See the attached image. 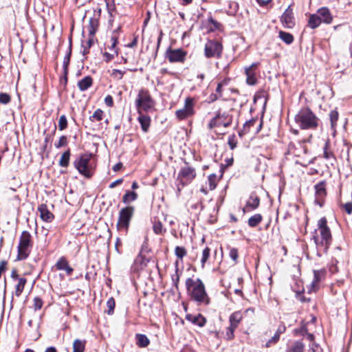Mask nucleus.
Returning a JSON list of instances; mask_svg holds the SVG:
<instances>
[{
  "label": "nucleus",
  "mask_w": 352,
  "mask_h": 352,
  "mask_svg": "<svg viewBox=\"0 0 352 352\" xmlns=\"http://www.w3.org/2000/svg\"><path fill=\"white\" fill-rule=\"evenodd\" d=\"M317 14L320 16L322 19V22L329 24L333 21V16L330 12V10L327 7H322L317 10Z\"/></svg>",
  "instance_id": "f3484780"
},
{
  "label": "nucleus",
  "mask_w": 352,
  "mask_h": 352,
  "mask_svg": "<svg viewBox=\"0 0 352 352\" xmlns=\"http://www.w3.org/2000/svg\"><path fill=\"white\" fill-rule=\"evenodd\" d=\"M260 204V199L258 196L251 195L244 208V211L250 212L257 208Z\"/></svg>",
  "instance_id": "6ab92c4d"
},
{
  "label": "nucleus",
  "mask_w": 352,
  "mask_h": 352,
  "mask_svg": "<svg viewBox=\"0 0 352 352\" xmlns=\"http://www.w3.org/2000/svg\"><path fill=\"white\" fill-rule=\"evenodd\" d=\"M133 213L134 208L132 206H127L120 210L117 223V228L119 230L127 232Z\"/></svg>",
  "instance_id": "0eeeda50"
},
{
  "label": "nucleus",
  "mask_w": 352,
  "mask_h": 352,
  "mask_svg": "<svg viewBox=\"0 0 352 352\" xmlns=\"http://www.w3.org/2000/svg\"><path fill=\"white\" fill-rule=\"evenodd\" d=\"M70 151L67 150L65 152H64L58 162L59 166L62 167H67L69 163V159H70Z\"/></svg>",
  "instance_id": "473e14b6"
},
{
  "label": "nucleus",
  "mask_w": 352,
  "mask_h": 352,
  "mask_svg": "<svg viewBox=\"0 0 352 352\" xmlns=\"http://www.w3.org/2000/svg\"><path fill=\"white\" fill-rule=\"evenodd\" d=\"M97 25H98V22L96 19H90L89 20V33L91 35H94L95 32H96V28H97Z\"/></svg>",
  "instance_id": "09e8293b"
},
{
  "label": "nucleus",
  "mask_w": 352,
  "mask_h": 352,
  "mask_svg": "<svg viewBox=\"0 0 352 352\" xmlns=\"http://www.w3.org/2000/svg\"><path fill=\"white\" fill-rule=\"evenodd\" d=\"M321 23L322 19L320 18V16L317 14V13L309 15L308 26L311 29H316L321 24Z\"/></svg>",
  "instance_id": "bb28decb"
},
{
  "label": "nucleus",
  "mask_w": 352,
  "mask_h": 352,
  "mask_svg": "<svg viewBox=\"0 0 352 352\" xmlns=\"http://www.w3.org/2000/svg\"><path fill=\"white\" fill-rule=\"evenodd\" d=\"M232 120V117L228 114H218L210 122L208 126L210 129L220 126L226 128L231 124Z\"/></svg>",
  "instance_id": "9d476101"
},
{
  "label": "nucleus",
  "mask_w": 352,
  "mask_h": 352,
  "mask_svg": "<svg viewBox=\"0 0 352 352\" xmlns=\"http://www.w3.org/2000/svg\"><path fill=\"white\" fill-rule=\"evenodd\" d=\"M186 319L192 322V324L197 325L199 327H203L206 324V318L200 314H187L186 316Z\"/></svg>",
  "instance_id": "a211bd4d"
},
{
  "label": "nucleus",
  "mask_w": 352,
  "mask_h": 352,
  "mask_svg": "<svg viewBox=\"0 0 352 352\" xmlns=\"http://www.w3.org/2000/svg\"><path fill=\"white\" fill-rule=\"evenodd\" d=\"M229 256L236 263L239 257L237 249L234 248H230L229 251Z\"/></svg>",
  "instance_id": "864d4df0"
},
{
  "label": "nucleus",
  "mask_w": 352,
  "mask_h": 352,
  "mask_svg": "<svg viewBox=\"0 0 352 352\" xmlns=\"http://www.w3.org/2000/svg\"><path fill=\"white\" fill-rule=\"evenodd\" d=\"M16 284L15 285L14 294L19 297L24 289L27 279L24 277H19L18 275H16Z\"/></svg>",
  "instance_id": "412c9836"
},
{
  "label": "nucleus",
  "mask_w": 352,
  "mask_h": 352,
  "mask_svg": "<svg viewBox=\"0 0 352 352\" xmlns=\"http://www.w3.org/2000/svg\"><path fill=\"white\" fill-rule=\"evenodd\" d=\"M56 267L58 270H65L67 275H70L73 272L72 268L65 257H61L56 263Z\"/></svg>",
  "instance_id": "aec40b11"
},
{
  "label": "nucleus",
  "mask_w": 352,
  "mask_h": 352,
  "mask_svg": "<svg viewBox=\"0 0 352 352\" xmlns=\"http://www.w3.org/2000/svg\"><path fill=\"white\" fill-rule=\"evenodd\" d=\"M295 121L302 129H315L319 119L309 108H303L296 115Z\"/></svg>",
  "instance_id": "7ed1b4c3"
},
{
  "label": "nucleus",
  "mask_w": 352,
  "mask_h": 352,
  "mask_svg": "<svg viewBox=\"0 0 352 352\" xmlns=\"http://www.w3.org/2000/svg\"><path fill=\"white\" fill-rule=\"evenodd\" d=\"M229 81H230L229 79H223V80H221V82H219L218 83L217 87L216 88L217 94L214 95H211L210 96V99L212 102L216 100L218 98H219L222 96L223 87L228 85Z\"/></svg>",
  "instance_id": "5701e85b"
},
{
  "label": "nucleus",
  "mask_w": 352,
  "mask_h": 352,
  "mask_svg": "<svg viewBox=\"0 0 352 352\" xmlns=\"http://www.w3.org/2000/svg\"><path fill=\"white\" fill-rule=\"evenodd\" d=\"M122 167V163H117L113 166V170L115 172H117L120 170V168Z\"/></svg>",
  "instance_id": "0e129e2a"
},
{
  "label": "nucleus",
  "mask_w": 352,
  "mask_h": 352,
  "mask_svg": "<svg viewBox=\"0 0 352 352\" xmlns=\"http://www.w3.org/2000/svg\"><path fill=\"white\" fill-rule=\"evenodd\" d=\"M107 306L108 307L107 314L109 315H111L113 313V310L115 308V300L113 297L109 298L107 302Z\"/></svg>",
  "instance_id": "49530a36"
},
{
  "label": "nucleus",
  "mask_w": 352,
  "mask_h": 352,
  "mask_svg": "<svg viewBox=\"0 0 352 352\" xmlns=\"http://www.w3.org/2000/svg\"><path fill=\"white\" fill-rule=\"evenodd\" d=\"M194 107V98L191 97L186 98L184 107L175 111L177 118L179 120H182L192 116L195 113Z\"/></svg>",
  "instance_id": "1a4fd4ad"
},
{
  "label": "nucleus",
  "mask_w": 352,
  "mask_h": 352,
  "mask_svg": "<svg viewBox=\"0 0 352 352\" xmlns=\"http://www.w3.org/2000/svg\"><path fill=\"white\" fill-rule=\"evenodd\" d=\"M67 144V139L65 135H62L58 142L55 143L54 146L56 148H59L60 147L65 146Z\"/></svg>",
  "instance_id": "8fccbe9b"
},
{
  "label": "nucleus",
  "mask_w": 352,
  "mask_h": 352,
  "mask_svg": "<svg viewBox=\"0 0 352 352\" xmlns=\"http://www.w3.org/2000/svg\"><path fill=\"white\" fill-rule=\"evenodd\" d=\"M309 352H322V350L319 345L313 343L310 346Z\"/></svg>",
  "instance_id": "13d9d810"
},
{
  "label": "nucleus",
  "mask_w": 352,
  "mask_h": 352,
  "mask_svg": "<svg viewBox=\"0 0 352 352\" xmlns=\"http://www.w3.org/2000/svg\"><path fill=\"white\" fill-rule=\"evenodd\" d=\"M93 84V79L91 76H87L78 82V87L82 91H86Z\"/></svg>",
  "instance_id": "b1692460"
},
{
  "label": "nucleus",
  "mask_w": 352,
  "mask_h": 352,
  "mask_svg": "<svg viewBox=\"0 0 352 352\" xmlns=\"http://www.w3.org/2000/svg\"><path fill=\"white\" fill-rule=\"evenodd\" d=\"M262 219V216L260 214H255L248 219V225L252 228L256 227L261 222Z\"/></svg>",
  "instance_id": "72a5a7b5"
},
{
  "label": "nucleus",
  "mask_w": 352,
  "mask_h": 352,
  "mask_svg": "<svg viewBox=\"0 0 352 352\" xmlns=\"http://www.w3.org/2000/svg\"><path fill=\"white\" fill-rule=\"evenodd\" d=\"M329 118L331 122L332 126H333L338 119V112L336 110H333L329 113Z\"/></svg>",
  "instance_id": "3c124183"
},
{
  "label": "nucleus",
  "mask_w": 352,
  "mask_h": 352,
  "mask_svg": "<svg viewBox=\"0 0 352 352\" xmlns=\"http://www.w3.org/2000/svg\"><path fill=\"white\" fill-rule=\"evenodd\" d=\"M197 78L199 79L201 81H202L205 78L204 74H199L197 76Z\"/></svg>",
  "instance_id": "774afa93"
},
{
  "label": "nucleus",
  "mask_w": 352,
  "mask_h": 352,
  "mask_svg": "<svg viewBox=\"0 0 352 352\" xmlns=\"http://www.w3.org/2000/svg\"><path fill=\"white\" fill-rule=\"evenodd\" d=\"M67 127V120L65 115L60 116L58 120V129L60 131L65 129Z\"/></svg>",
  "instance_id": "c03bdc74"
},
{
  "label": "nucleus",
  "mask_w": 352,
  "mask_h": 352,
  "mask_svg": "<svg viewBox=\"0 0 352 352\" xmlns=\"http://www.w3.org/2000/svg\"><path fill=\"white\" fill-rule=\"evenodd\" d=\"M103 114V111L101 109H98L91 117V120L92 121H100L102 120Z\"/></svg>",
  "instance_id": "a18cd8bd"
},
{
  "label": "nucleus",
  "mask_w": 352,
  "mask_h": 352,
  "mask_svg": "<svg viewBox=\"0 0 352 352\" xmlns=\"http://www.w3.org/2000/svg\"><path fill=\"white\" fill-rule=\"evenodd\" d=\"M343 208H344L345 211L349 214L352 213V203L351 202H347L343 205Z\"/></svg>",
  "instance_id": "bf43d9fd"
},
{
  "label": "nucleus",
  "mask_w": 352,
  "mask_h": 352,
  "mask_svg": "<svg viewBox=\"0 0 352 352\" xmlns=\"http://www.w3.org/2000/svg\"><path fill=\"white\" fill-rule=\"evenodd\" d=\"M10 101V96L6 93L0 94V103L6 104Z\"/></svg>",
  "instance_id": "5fc2aeb1"
},
{
  "label": "nucleus",
  "mask_w": 352,
  "mask_h": 352,
  "mask_svg": "<svg viewBox=\"0 0 352 352\" xmlns=\"http://www.w3.org/2000/svg\"><path fill=\"white\" fill-rule=\"evenodd\" d=\"M316 196L317 200H320L326 196L325 182H320L315 186Z\"/></svg>",
  "instance_id": "393cba45"
},
{
  "label": "nucleus",
  "mask_w": 352,
  "mask_h": 352,
  "mask_svg": "<svg viewBox=\"0 0 352 352\" xmlns=\"http://www.w3.org/2000/svg\"><path fill=\"white\" fill-rule=\"evenodd\" d=\"M256 1L260 5H262V6L267 4L270 1V0H256Z\"/></svg>",
  "instance_id": "338daca9"
},
{
  "label": "nucleus",
  "mask_w": 352,
  "mask_h": 352,
  "mask_svg": "<svg viewBox=\"0 0 352 352\" xmlns=\"http://www.w3.org/2000/svg\"><path fill=\"white\" fill-rule=\"evenodd\" d=\"M138 121L141 124L142 129L146 132L150 126L151 118L148 116L142 114V112L139 113Z\"/></svg>",
  "instance_id": "a878e982"
},
{
  "label": "nucleus",
  "mask_w": 352,
  "mask_h": 352,
  "mask_svg": "<svg viewBox=\"0 0 352 352\" xmlns=\"http://www.w3.org/2000/svg\"><path fill=\"white\" fill-rule=\"evenodd\" d=\"M279 332H276L274 336L267 342V343L265 344V346L270 347L272 345L276 344L279 340Z\"/></svg>",
  "instance_id": "de8ad7c7"
},
{
  "label": "nucleus",
  "mask_w": 352,
  "mask_h": 352,
  "mask_svg": "<svg viewBox=\"0 0 352 352\" xmlns=\"http://www.w3.org/2000/svg\"><path fill=\"white\" fill-rule=\"evenodd\" d=\"M91 157L92 155L91 154L85 153L76 159L74 162V165L79 173L87 178L91 177L94 173V166L91 162Z\"/></svg>",
  "instance_id": "39448f33"
},
{
  "label": "nucleus",
  "mask_w": 352,
  "mask_h": 352,
  "mask_svg": "<svg viewBox=\"0 0 352 352\" xmlns=\"http://www.w3.org/2000/svg\"><path fill=\"white\" fill-rule=\"evenodd\" d=\"M94 43V39L93 38H89L88 40L83 41L82 42V53L84 56L87 54L89 53V48L91 47V45Z\"/></svg>",
  "instance_id": "f704fd0d"
},
{
  "label": "nucleus",
  "mask_w": 352,
  "mask_h": 352,
  "mask_svg": "<svg viewBox=\"0 0 352 352\" xmlns=\"http://www.w3.org/2000/svg\"><path fill=\"white\" fill-rule=\"evenodd\" d=\"M119 30V28L117 30H115L113 32V34L112 35L111 40H110V44L107 45L106 50H107V52H113V51H118V48L116 47L118 44V36L116 34V32Z\"/></svg>",
  "instance_id": "c85d7f7f"
},
{
  "label": "nucleus",
  "mask_w": 352,
  "mask_h": 352,
  "mask_svg": "<svg viewBox=\"0 0 352 352\" xmlns=\"http://www.w3.org/2000/svg\"><path fill=\"white\" fill-rule=\"evenodd\" d=\"M43 300L39 297H35L34 298V308L35 310L41 309L43 307Z\"/></svg>",
  "instance_id": "6e6d98bb"
},
{
  "label": "nucleus",
  "mask_w": 352,
  "mask_h": 352,
  "mask_svg": "<svg viewBox=\"0 0 352 352\" xmlns=\"http://www.w3.org/2000/svg\"><path fill=\"white\" fill-rule=\"evenodd\" d=\"M135 105L138 113L148 112L154 108L155 102L147 89H141L135 100Z\"/></svg>",
  "instance_id": "423d86ee"
},
{
  "label": "nucleus",
  "mask_w": 352,
  "mask_h": 352,
  "mask_svg": "<svg viewBox=\"0 0 352 352\" xmlns=\"http://www.w3.org/2000/svg\"><path fill=\"white\" fill-rule=\"evenodd\" d=\"M85 340L76 339L73 343V352H84Z\"/></svg>",
  "instance_id": "2f4dec72"
},
{
  "label": "nucleus",
  "mask_w": 352,
  "mask_h": 352,
  "mask_svg": "<svg viewBox=\"0 0 352 352\" xmlns=\"http://www.w3.org/2000/svg\"><path fill=\"white\" fill-rule=\"evenodd\" d=\"M153 231L156 234H162L164 232L163 226L161 222H155L153 224Z\"/></svg>",
  "instance_id": "603ef678"
},
{
  "label": "nucleus",
  "mask_w": 352,
  "mask_h": 352,
  "mask_svg": "<svg viewBox=\"0 0 352 352\" xmlns=\"http://www.w3.org/2000/svg\"><path fill=\"white\" fill-rule=\"evenodd\" d=\"M317 226L313 239L317 248L318 255L321 256L322 253L327 252L332 242V236L325 217L320 218Z\"/></svg>",
  "instance_id": "f257e3e1"
},
{
  "label": "nucleus",
  "mask_w": 352,
  "mask_h": 352,
  "mask_svg": "<svg viewBox=\"0 0 352 352\" xmlns=\"http://www.w3.org/2000/svg\"><path fill=\"white\" fill-rule=\"evenodd\" d=\"M208 182L209 185V189L210 190H214L216 188L217 184V175L215 174L210 175L208 177Z\"/></svg>",
  "instance_id": "58836bf2"
},
{
  "label": "nucleus",
  "mask_w": 352,
  "mask_h": 352,
  "mask_svg": "<svg viewBox=\"0 0 352 352\" xmlns=\"http://www.w3.org/2000/svg\"><path fill=\"white\" fill-rule=\"evenodd\" d=\"M258 63H254L245 69L246 82L249 85H254L257 82L256 69L258 67Z\"/></svg>",
  "instance_id": "4468645a"
},
{
  "label": "nucleus",
  "mask_w": 352,
  "mask_h": 352,
  "mask_svg": "<svg viewBox=\"0 0 352 352\" xmlns=\"http://www.w3.org/2000/svg\"><path fill=\"white\" fill-rule=\"evenodd\" d=\"M150 343L148 338L144 334L136 335V344L140 347H146Z\"/></svg>",
  "instance_id": "c756f323"
},
{
  "label": "nucleus",
  "mask_w": 352,
  "mask_h": 352,
  "mask_svg": "<svg viewBox=\"0 0 352 352\" xmlns=\"http://www.w3.org/2000/svg\"><path fill=\"white\" fill-rule=\"evenodd\" d=\"M186 287L188 294L191 299L199 304H209L210 298L206 292L204 284L201 279L188 278L186 280Z\"/></svg>",
  "instance_id": "f03ea898"
},
{
  "label": "nucleus",
  "mask_w": 352,
  "mask_h": 352,
  "mask_svg": "<svg viewBox=\"0 0 352 352\" xmlns=\"http://www.w3.org/2000/svg\"><path fill=\"white\" fill-rule=\"evenodd\" d=\"M196 176V173L194 168L190 166L182 167L180 170L177 179L179 180L182 186L190 183Z\"/></svg>",
  "instance_id": "9b49d317"
},
{
  "label": "nucleus",
  "mask_w": 352,
  "mask_h": 352,
  "mask_svg": "<svg viewBox=\"0 0 352 352\" xmlns=\"http://www.w3.org/2000/svg\"><path fill=\"white\" fill-rule=\"evenodd\" d=\"M45 352H58L54 346H49L46 348Z\"/></svg>",
  "instance_id": "69168bd1"
},
{
  "label": "nucleus",
  "mask_w": 352,
  "mask_h": 352,
  "mask_svg": "<svg viewBox=\"0 0 352 352\" xmlns=\"http://www.w3.org/2000/svg\"><path fill=\"white\" fill-rule=\"evenodd\" d=\"M305 345L300 341H295L291 343L287 349V352H304Z\"/></svg>",
  "instance_id": "cd10ccee"
},
{
  "label": "nucleus",
  "mask_w": 352,
  "mask_h": 352,
  "mask_svg": "<svg viewBox=\"0 0 352 352\" xmlns=\"http://www.w3.org/2000/svg\"><path fill=\"white\" fill-rule=\"evenodd\" d=\"M228 144L230 146V148L233 150L236 146V141L234 140V138H230L228 140Z\"/></svg>",
  "instance_id": "680f3d73"
},
{
  "label": "nucleus",
  "mask_w": 352,
  "mask_h": 352,
  "mask_svg": "<svg viewBox=\"0 0 352 352\" xmlns=\"http://www.w3.org/2000/svg\"><path fill=\"white\" fill-rule=\"evenodd\" d=\"M210 256V249L208 247H205L202 250L201 254V258H200L201 267L202 269L204 268L206 263L208 260Z\"/></svg>",
  "instance_id": "7c9ffc66"
},
{
  "label": "nucleus",
  "mask_w": 352,
  "mask_h": 352,
  "mask_svg": "<svg viewBox=\"0 0 352 352\" xmlns=\"http://www.w3.org/2000/svg\"><path fill=\"white\" fill-rule=\"evenodd\" d=\"M243 318V314L241 311L232 313L229 317L230 325L237 328Z\"/></svg>",
  "instance_id": "4be33fe9"
},
{
  "label": "nucleus",
  "mask_w": 352,
  "mask_h": 352,
  "mask_svg": "<svg viewBox=\"0 0 352 352\" xmlns=\"http://www.w3.org/2000/svg\"><path fill=\"white\" fill-rule=\"evenodd\" d=\"M236 329V327L229 325V327L226 329V333L225 336L226 339L228 340H232L234 338V331Z\"/></svg>",
  "instance_id": "a19ab883"
},
{
  "label": "nucleus",
  "mask_w": 352,
  "mask_h": 352,
  "mask_svg": "<svg viewBox=\"0 0 352 352\" xmlns=\"http://www.w3.org/2000/svg\"><path fill=\"white\" fill-rule=\"evenodd\" d=\"M280 21L286 28H292L295 25L292 9L289 6L283 14Z\"/></svg>",
  "instance_id": "2eb2a0df"
},
{
  "label": "nucleus",
  "mask_w": 352,
  "mask_h": 352,
  "mask_svg": "<svg viewBox=\"0 0 352 352\" xmlns=\"http://www.w3.org/2000/svg\"><path fill=\"white\" fill-rule=\"evenodd\" d=\"M187 52L182 49H168L166 51V57L170 63H184Z\"/></svg>",
  "instance_id": "f8f14e48"
},
{
  "label": "nucleus",
  "mask_w": 352,
  "mask_h": 352,
  "mask_svg": "<svg viewBox=\"0 0 352 352\" xmlns=\"http://www.w3.org/2000/svg\"><path fill=\"white\" fill-rule=\"evenodd\" d=\"M32 246L33 241L31 234L28 231H23L17 246V260L26 259L30 254Z\"/></svg>",
  "instance_id": "20e7f679"
},
{
  "label": "nucleus",
  "mask_w": 352,
  "mask_h": 352,
  "mask_svg": "<svg viewBox=\"0 0 352 352\" xmlns=\"http://www.w3.org/2000/svg\"><path fill=\"white\" fill-rule=\"evenodd\" d=\"M122 182H123L122 179H118L114 181L113 182L111 183L109 185V188H113L116 186H117L118 185L121 184L122 183Z\"/></svg>",
  "instance_id": "e2e57ef3"
},
{
  "label": "nucleus",
  "mask_w": 352,
  "mask_h": 352,
  "mask_svg": "<svg viewBox=\"0 0 352 352\" xmlns=\"http://www.w3.org/2000/svg\"><path fill=\"white\" fill-rule=\"evenodd\" d=\"M104 102L108 107H112L113 104V100L111 96L108 95L104 98Z\"/></svg>",
  "instance_id": "052dcab7"
},
{
  "label": "nucleus",
  "mask_w": 352,
  "mask_h": 352,
  "mask_svg": "<svg viewBox=\"0 0 352 352\" xmlns=\"http://www.w3.org/2000/svg\"><path fill=\"white\" fill-rule=\"evenodd\" d=\"M38 212L41 219L45 222H52L54 219V214L49 210L45 204H41L38 207Z\"/></svg>",
  "instance_id": "dca6fc26"
},
{
  "label": "nucleus",
  "mask_w": 352,
  "mask_h": 352,
  "mask_svg": "<svg viewBox=\"0 0 352 352\" xmlns=\"http://www.w3.org/2000/svg\"><path fill=\"white\" fill-rule=\"evenodd\" d=\"M175 254L182 260L186 256V250L184 247L177 246L175 249Z\"/></svg>",
  "instance_id": "37998d69"
},
{
  "label": "nucleus",
  "mask_w": 352,
  "mask_h": 352,
  "mask_svg": "<svg viewBox=\"0 0 352 352\" xmlns=\"http://www.w3.org/2000/svg\"><path fill=\"white\" fill-rule=\"evenodd\" d=\"M138 197V195L135 192L127 191L122 197V201L125 204L135 201Z\"/></svg>",
  "instance_id": "c9c22d12"
},
{
  "label": "nucleus",
  "mask_w": 352,
  "mask_h": 352,
  "mask_svg": "<svg viewBox=\"0 0 352 352\" xmlns=\"http://www.w3.org/2000/svg\"><path fill=\"white\" fill-rule=\"evenodd\" d=\"M323 149V157L327 160L335 161V157L333 153L329 150V142H326Z\"/></svg>",
  "instance_id": "4c0bfd02"
},
{
  "label": "nucleus",
  "mask_w": 352,
  "mask_h": 352,
  "mask_svg": "<svg viewBox=\"0 0 352 352\" xmlns=\"http://www.w3.org/2000/svg\"><path fill=\"white\" fill-rule=\"evenodd\" d=\"M279 37L282 41H283L287 44H291L294 41V37L292 34L283 31L279 32Z\"/></svg>",
  "instance_id": "e433bc0d"
},
{
  "label": "nucleus",
  "mask_w": 352,
  "mask_h": 352,
  "mask_svg": "<svg viewBox=\"0 0 352 352\" xmlns=\"http://www.w3.org/2000/svg\"><path fill=\"white\" fill-rule=\"evenodd\" d=\"M208 27L210 31H214L220 29L221 24L217 21L214 20L212 18H209Z\"/></svg>",
  "instance_id": "ea45409f"
},
{
  "label": "nucleus",
  "mask_w": 352,
  "mask_h": 352,
  "mask_svg": "<svg viewBox=\"0 0 352 352\" xmlns=\"http://www.w3.org/2000/svg\"><path fill=\"white\" fill-rule=\"evenodd\" d=\"M324 270H314V279L311 284L307 287L308 292L311 293L317 292L320 287V283L324 278Z\"/></svg>",
  "instance_id": "ddd939ff"
},
{
  "label": "nucleus",
  "mask_w": 352,
  "mask_h": 352,
  "mask_svg": "<svg viewBox=\"0 0 352 352\" xmlns=\"http://www.w3.org/2000/svg\"><path fill=\"white\" fill-rule=\"evenodd\" d=\"M118 54V51H113V52H104L103 53V56L104 58V60L106 62H109L110 60H113L116 56H117Z\"/></svg>",
  "instance_id": "79ce46f5"
},
{
  "label": "nucleus",
  "mask_w": 352,
  "mask_h": 352,
  "mask_svg": "<svg viewBox=\"0 0 352 352\" xmlns=\"http://www.w3.org/2000/svg\"><path fill=\"white\" fill-rule=\"evenodd\" d=\"M124 73H125L124 72H122V71L119 70V69H113L112 71L111 75H112V76L114 78L119 80V79H121L123 77Z\"/></svg>",
  "instance_id": "4d7b16f0"
},
{
  "label": "nucleus",
  "mask_w": 352,
  "mask_h": 352,
  "mask_svg": "<svg viewBox=\"0 0 352 352\" xmlns=\"http://www.w3.org/2000/svg\"><path fill=\"white\" fill-rule=\"evenodd\" d=\"M223 46L221 42L217 40L208 41L204 47V55L206 58H219L221 56Z\"/></svg>",
  "instance_id": "6e6552de"
}]
</instances>
